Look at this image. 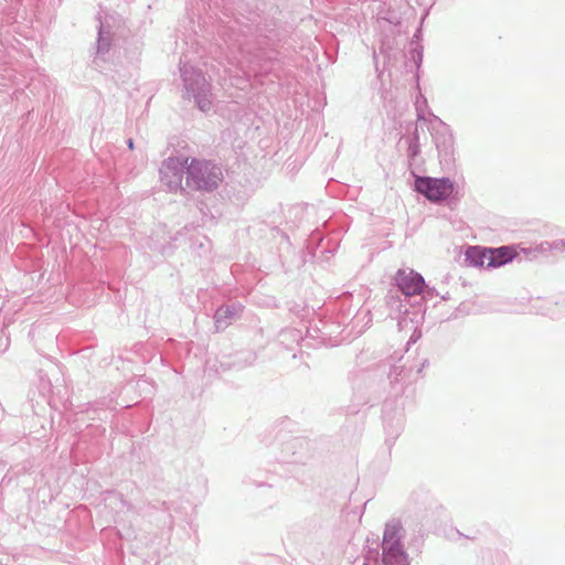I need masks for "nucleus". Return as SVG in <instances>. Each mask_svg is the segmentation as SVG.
Returning <instances> with one entry per match:
<instances>
[{"label": "nucleus", "mask_w": 565, "mask_h": 565, "mask_svg": "<svg viewBox=\"0 0 565 565\" xmlns=\"http://www.w3.org/2000/svg\"><path fill=\"white\" fill-rule=\"evenodd\" d=\"M192 190H211L222 180V171L207 161L192 160L182 171L181 180Z\"/></svg>", "instance_id": "nucleus-1"}, {"label": "nucleus", "mask_w": 565, "mask_h": 565, "mask_svg": "<svg viewBox=\"0 0 565 565\" xmlns=\"http://www.w3.org/2000/svg\"><path fill=\"white\" fill-rule=\"evenodd\" d=\"M401 525L387 524L383 536V562L385 565H408L407 554L399 542Z\"/></svg>", "instance_id": "nucleus-2"}, {"label": "nucleus", "mask_w": 565, "mask_h": 565, "mask_svg": "<svg viewBox=\"0 0 565 565\" xmlns=\"http://www.w3.org/2000/svg\"><path fill=\"white\" fill-rule=\"evenodd\" d=\"M516 256L513 247L502 246L499 248L470 247L467 257L476 259V264L488 267H499L511 262Z\"/></svg>", "instance_id": "nucleus-3"}, {"label": "nucleus", "mask_w": 565, "mask_h": 565, "mask_svg": "<svg viewBox=\"0 0 565 565\" xmlns=\"http://www.w3.org/2000/svg\"><path fill=\"white\" fill-rule=\"evenodd\" d=\"M183 79L185 83V92L189 96H193L198 107L202 111H207L211 107L210 85L200 72L184 71Z\"/></svg>", "instance_id": "nucleus-4"}, {"label": "nucleus", "mask_w": 565, "mask_h": 565, "mask_svg": "<svg viewBox=\"0 0 565 565\" xmlns=\"http://www.w3.org/2000/svg\"><path fill=\"white\" fill-rule=\"evenodd\" d=\"M416 190L424 194L429 201H443L454 192V183L446 178H417Z\"/></svg>", "instance_id": "nucleus-5"}, {"label": "nucleus", "mask_w": 565, "mask_h": 565, "mask_svg": "<svg viewBox=\"0 0 565 565\" xmlns=\"http://www.w3.org/2000/svg\"><path fill=\"white\" fill-rule=\"evenodd\" d=\"M396 280L398 287L406 296L420 294L425 286L423 277L413 270H399L397 273Z\"/></svg>", "instance_id": "nucleus-6"}, {"label": "nucleus", "mask_w": 565, "mask_h": 565, "mask_svg": "<svg viewBox=\"0 0 565 565\" xmlns=\"http://www.w3.org/2000/svg\"><path fill=\"white\" fill-rule=\"evenodd\" d=\"M170 172L173 175L175 174L173 159H169L167 162L163 163L162 168L160 169V173L162 174V178H168Z\"/></svg>", "instance_id": "nucleus-7"}, {"label": "nucleus", "mask_w": 565, "mask_h": 565, "mask_svg": "<svg viewBox=\"0 0 565 565\" xmlns=\"http://www.w3.org/2000/svg\"><path fill=\"white\" fill-rule=\"evenodd\" d=\"M128 146H129V148H130V149H134V142H132V140H129Z\"/></svg>", "instance_id": "nucleus-8"}]
</instances>
